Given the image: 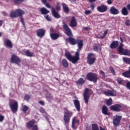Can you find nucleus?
<instances>
[{
  "label": "nucleus",
  "mask_w": 130,
  "mask_h": 130,
  "mask_svg": "<svg viewBox=\"0 0 130 130\" xmlns=\"http://www.w3.org/2000/svg\"><path fill=\"white\" fill-rule=\"evenodd\" d=\"M74 113L67 109H64V124H69L70 121L71 120V117L73 116Z\"/></svg>",
  "instance_id": "f257e3e1"
},
{
  "label": "nucleus",
  "mask_w": 130,
  "mask_h": 130,
  "mask_svg": "<svg viewBox=\"0 0 130 130\" xmlns=\"http://www.w3.org/2000/svg\"><path fill=\"white\" fill-rule=\"evenodd\" d=\"M65 55L67 59H69L70 61H72L73 63H76L77 61L80 59V58L79 57L80 55H77V52H76L75 56H72L71 53L69 52H66Z\"/></svg>",
  "instance_id": "f03ea898"
},
{
  "label": "nucleus",
  "mask_w": 130,
  "mask_h": 130,
  "mask_svg": "<svg viewBox=\"0 0 130 130\" xmlns=\"http://www.w3.org/2000/svg\"><path fill=\"white\" fill-rule=\"evenodd\" d=\"M123 45L122 44H120L118 48L117 51L119 53H121L123 55H127L128 56H130V51L128 49H125L123 48Z\"/></svg>",
  "instance_id": "7ed1b4c3"
},
{
  "label": "nucleus",
  "mask_w": 130,
  "mask_h": 130,
  "mask_svg": "<svg viewBox=\"0 0 130 130\" xmlns=\"http://www.w3.org/2000/svg\"><path fill=\"white\" fill-rule=\"evenodd\" d=\"M24 14H25L24 11L21 9H17L10 13V17L11 18H17V17H20V16H22Z\"/></svg>",
  "instance_id": "20e7f679"
},
{
  "label": "nucleus",
  "mask_w": 130,
  "mask_h": 130,
  "mask_svg": "<svg viewBox=\"0 0 130 130\" xmlns=\"http://www.w3.org/2000/svg\"><path fill=\"white\" fill-rule=\"evenodd\" d=\"M36 121L34 120L29 121L26 124V127L27 128H32V130H38V127L37 125H35Z\"/></svg>",
  "instance_id": "39448f33"
},
{
  "label": "nucleus",
  "mask_w": 130,
  "mask_h": 130,
  "mask_svg": "<svg viewBox=\"0 0 130 130\" xmlns=\"http://www.w3.org/2000/svg\"><path fill=\"white\" fill-rule=\"evenodd\" d=\"M87 79L91 82L96 83L97 82V75L92 73H89L87 75Z\"/></svg>",
  "instance_id": "423d86ee"
},
{
  "label": "nucleus",
  "mask_w": 130,
  "mask_h": 130,
  "mask_svg": "<svg viewBox=\"0 0 130 130\" xmlns=\"http://www.w3.org/2000/svg\"><path fill=\"white\" fill-rule=\"evenodd\" d=\"M10 106L13 112H16L18 109V102L16 101L11 100V103H10Z\"/></svg>",
  "instance_id": "0eeeda50"
},
{
  "label": "nucleus",
  "mask_w": 130,
  "mask_h": 130,
  "mask_svg": "<svg viewBox=\"0 0 130 130\" xmlns=\"http://www.w3.org/2000/svg\"><path fill=\"white\" fill-rule=\"evenodd\" d=\"M83 97L85 103L87 104V103L89 102V99L90 98V91H89V89L85 88L83 93Z\"/></svg>",
  "instance_id": "6e6552de"
},
{
  "label": "nucleus",
  "mask_w": 130,
  "mask_h": 130,
  "mask_svg": "<svg viewBox=\"0 0 130 130\" xmlns=\"http://www.w3.org/2000/svg\"><path fill=\"white\" fill-rule=\"evenodd\" d=\"M96 59L95 58V55L93 53H89L88 54L87 62L89 64H93L95 62Z\"/></svg>",
  "instance_id": "1a4fd4ad"
},
{
  "label": "nucleus",
  "mask_w": 130,
  "mask_h": 130,
  "mask_svg": "<svg viewBox=\"0 0 130 130\" xmlns=\"http://www.w3.org/2000/svg\"><path fill=\"white\" fill-rule=\"evenodd\" d=\"M10 61L12 63H16L17 64H18L21 62V59L17 55L13 54L11 56Z\"/></svg>",
  "instance_id": "9d476101"
},
{
  "label": "nucleus",
  "mask_w": 130,
  "mask_h": 130,
  "mask_svg": "<svg viewBox=\"0 0 130 130\" xmlns=\"http://www.w3.org/2000/svg\"><path fill=\"white\" fill-rule=\"evenodd\" d=\"M120 119H121V116L118 115H115L113 119V123L115 126H117L120 123Z\"/></svg>",
  "instance_id": "9b49d317"
},
{
  "label": "nucleus",
  "mask_w": 130,
  "mask_h": 130,
  "mask_svg": "<svg viewBox=\"0 0 130 130\" xmlns=\"http://www.w3.org/2000/svg\"><path fill=\"white\" fill-rule=\"evenodd\" d=\"M76 43H77L78 46V49L76 52V55H78V54L80 55V51H81V49H82V47H83V45H84L83 44V41L81 40H77Z\"/></svg>",
  "instance_id": "f8f14e48"
},
{
  "label": "nucleus",
  "mask_w": 130,
  "mask_h": 130,
  "mask_svg": "<svg viewBox=\"0 0 130 130\" xmlns=\"http://www.w3.org/2000/svg\"><path fill=\"white\" fill-rule=\"evenodd\" d=\"M79 122L80 121H79V120H78V119H77L76 117L73 118L72 128H73V129H76V128H77V126L79 125Z\"/></svg>",
  "instance_id": "ddd939ff"
},
{
  "label": "nucleus",
  "mask_w": 130,
  "mask_h": 130,
  "mask_svg": "<svg viewBox=\"0 0 130 130\" xmlns=\"http://www.w3.org/2000/svg\"><path fill=\"white\" fill-rule=\"evenodd\" d=\"M63 28L65 29L66 34H67L68 36H72V35H73V33H72V30H71L70 27H69V26L67 25V24H64L63 26Z\"/></svg>",
  "instance_id": "4468645a"
},
{
  "label": "nucleus",
  "mask_w": 130,
  "mask_h": 130,
  "mask_svg": "<svg viewBox=\"0 0 130 130\" xmlns=\"http://www.w3.org/2000/svg\"><path fill=\"white\" fill-rule=\"evenodd\" d=\"M97 10L100 13H104L107 11V6L105 5H102L101 6L98 7Z\"/></svg>",
  "instance_id": "2eb2a0df"
},
{
  "label": "nucleus",
  "mask_w": 130,
  "mask_h": 130,
  "mask_svg": "<svg viewBox=\"0 0 130 130\" xmlns=\"http://www.w3.org/2000/svg\"><path fill=\"white\" fill-rule=\"evenodd\" d=\"M110 109L111 110H113L114 111H119L121 109V105L116 104L111 106Z\"/></svg>",
  "instance_id": "dca6fc26"
},
{
  "label": "nucleus",
  "mask_w": 130,
  "mask_h": 130,
  "mask_svg": "<svg viewBox=\"0 0 130 130\" xmlns=\"http://www.w3.org/2000/svg\"><path fill=\"white\" fill-rule=\"evenodd\" d=\"M104 94L107 96H116V91L114 90H107L104 92Z\"/></svg>",
  "instance_id": "f3484780"
},
{
  "label": "nucleus",
  "mask_w": 130,
  "mask_h": 130,
  "mask_svg": "<svg viewBox=\"0 0 130 130\" xmlns=\"http://www.w3.org/2000/svg\"><path fill=\"white\" fill-rule=\"evenodd\" d=\"M110 11L111 14L112 15H118L119 14V11L116 8H115L114 7H111Z\"/></svg>",
  "instance_id": "a211bd4d"
},
{
  "label": "nucleus",
  "mask_w": 130,
  "mask_h": 130,
  "mask_svg": "<svg viewBox=\"0 0 130 130\" xmlns=\"http://www.w3.org/2000/svg\"><path fill=\"white\" fill-rule=\"evenodd\" d=\"M74 105L78 111H80L81 109V106L80 105V101L78 100H75L74 101Z\"/></svg>",
  "instance_id": "6ab92c4d"
},
{
  "label": "nucleus",
  "mask_w": 130,
  "mask_h": 130,
  "mask_svg": "<svg viewBox=\"0 0 130 130\" xmlns=\"http://www.w3.org/2000/svg\"><path fill=\"white\" fill-rule=\"evenodd\" d=\"M4 44L6 47L8 48H12L13 47V45L12 44V42L10 40H6L4 41Z\"/></svg>",
  "instance_id": "aec40b11"
},
{
  "label": "nucleus",
  "mask_w": 130,
  "mask_h": 130,
  "mask_svg": "<svg viewBox=\"0 0 130 130\" xmlns=\"http://www.w3.org/2000/svg\"><path fill=\"white\" fill-rule=\"evenodd\" d=\"M45 34V30L44 29H40L37 31V36L39 37H43Z\"/></svg>",
  "instance_id": "412c9836"
},
{
  "label": "nucleus",
  "mask_w": 130,
  "mask_h": 130,
  "mask_svg": "<svg viewBox=\"0 0 130 130\" xmlns=\"http://www.w3.org/2000/svg\"><path fill=\"white\" fill-rule=\"evenodd\" d=\"M51 10H52V13L53 14V16H54L55 18H56V19H58L60 18V16L59 15V14H58V13H57V12L55 11V9H54V8H52Z\"/></svg>",
  "instance_id": "4be33fe9"
},
{
  "label": "nucleus",
  "mask_w": 130,
  "mask_h": 130,
  "mask_svg": "<svg viewBox=\"0 0 130 130\" xmlns=\"http://www.w3.org/2000/svg\"><path fill=\"white\" fill-rule=\"evenodd\" d=\"M70 26L71 27H76L77 26V20L75 17H73L71 21H70Z\"/></svg>",
  "instance_id": "5701e85b"
},
{
  "label": "nucleus",
  "mask_w": 130,
  "mask_h": 130,
  "mask_svg": "<svg viewBox=\"0 0 130 130\" xmlns=\"http://www.w3.org/2000/svg\"><path fill=\"white\" fill-rule=\"evenodd\" d=\"M50 36H51V39H52V40H56V39L59 37V35L57 33H54V34H50Z\"/></svg>",
  "instance_id": "b1692460"
},
{
  "label": "nucleus",
  "mask_w": 130,
  "mask_h": 130,
  "mask_svg": "<svg viewBox=\"0 0 130 130\" xmlns=\"http://www.w3.org/2000/svg\"><path fill=\"white\" fill-rule=\"evenodd\" d=\"M102 112L104 114H105V115H109V113H108V109L107 108V107L105 106L103 107Z\"/></svg>",
  "instance_id": "393cba45"
},
{
  "label": "nucleus",
  "mask_w": 130,
  "mask_h": 130,
  "mask_svg": "<svg viewBox=\"0 0 130 130\" xmlns=\"http://www.w3.org/2000/svg\"><path fill=\"white\" fill-rule=\"evenodd\" d=\"M122 76L125 78H129L130 79V67H129V70L122 73Z\"/></svg>",
  "instance_id": "a878e982"
},
{
  "label": "nucleus",
  "mask_w": 130,
  "mask_h": 130,
  "mask_svg": "<svg viewBox=\"0 0 130 130\" xmlns=\"http://www.w3.org/2000/svg\"><path fill=\"white\" fill-rule=\"evenodd\" d=\"M118 45V42L116 41H113L110 45L111 48H115L116 47H117Z\"/></svg>",
  "instance_id": "bb28decb"
},
{
  "label": "nucleus",
  "mask_w": 130,
  "mask_h": 130,
  "mask_svg": "<svg viewBox=\"0 0 130 130\" xmlns=\"http://www.w3.org/2000/svg\"><path fill=\"white\" fill-rule=\"evenodd\" d=\"M68 40L69 41L71 44H72V45H75V44L77 43V41H78L73 38H68Z\"/></svg>",
  "instance_id": "cd10ccee"
},
{
  "label": "nucleus",
  "mask_w": 130,
  "mask_h": 130,
  "mask_svg": "<svg viewBox=\"0 0 130 130\" xmlns=\"http://www.w3.org/2000/svg\"><path fill=\"white\" fill-rule=\"evenodd\" d=\"M117 82L119 85H124L125 81L120 78H118L117 79Z\"/></svg>",
  "instance_id": "c85d7f7f"
},
{
  "label": "nucleus",
  "mask_w": 130,
  "mask_h": 130,
  "mask_svg": "<svg viewBox=\"0 0 130 130\" xmlns=\"http://www.w3.org/2000/svg\"><path fill=\"white\" fill-rule=\"evenodd\" d=\"M40 11L43 15H46V14H48V13H49V11L44 8H41Z\"/></svg>",
  "instance_id": "c756f323"
},
{
  "label": "nucleus",
  "mask_w": 130,
  "mask_h": 130,
  "mask_svg": "<svg viewBox=\"0 0 130 130\" xmlns=\"http://www.w3.org/2000/svg\"><path fill=\"white\" fill-rule=\"evenodd\" d=\"M62 63L64 68H68V67H69V62H68V60H67L66 59H62Z\"/></svg>",
  "instance_id": "7c9ffc66"
},
{
  "label": "nucleus",
  "mask_w": 130,
  "mask_h": 130,
  "mask_svg": "<svg viewBox=\"0 0 130 130\" xmlns=\"http://www.w3.org/2000/svg\"><path fill=\"white\" fill-rule=\"evenodd\" d=\"M25 53H26V55H27V56H29V57L34 56V53H33L29 50H26L25 52Z\"/></svg>",
  "instance_id": "2f4dec72"
},
{
  "label": "nucleus",
  "mask_w": 130,
  "mask_h": 130,
  "mask_svg": "<svg viewBox=\"0 0 130 130\" xmlns=\"http://www.w3.org/2000/svg\"><path fill=\"white\" fill-rule=\"evenodd\" d=\"M62 6L63 7V10L64 12H65V13H68V12H69V7H68V6H67V5L64 4H62Z\"/></svg>",
  "instance_id": "473e14b6"
},
{
  "label": "nucleus",
  "mask_w": 130,
  "mask_h": 130,
  "mask_svg": "<svg viewBox=\"0 0 130 130\" xmlns=\"http://www.w3.org/2000/svg\"><path fill=\"white\" fill-rule=\"evenodd\" d=\"M122 14L124 15V16H127L128 13L127 12V9L126 8L124 7L122 10Z\"/></svg>",
  "instance_id": "72a5a7b5"
},
{
  "label": "nucleus",
  "mask_w": 130,
  "mask_h": 130,
  "mask_svg": "<svg viewBox=\"0 0 130 130\" xmlns=\"http://www.w3.org/2000/svg\"><path fill=\"white\" fill-rule=\"evenodd\" d=\"M85 83V80L83 78H80L78 81H77V84L78 85H83Z\"/></svg>",
  "instance_id": "f704fd0d"
},
{
  "label": "nucleus",
  "mask_w": 130,
  "mask_h": 130,
  "mask_svg": "<svg viewBox=\"0 0 130 130\" xmlns=\"http://www.w3.org/2000/svg\"><path fill=\"white\" fill-rule=\"evenodd\" d=\"M29 109V107L27 106H22V111L24 113H26V112H27V111Z\"/></svg>",
  "instance_id": "c9c22d12"
},
{
  "label": "nucleus",
  "mask_w": 130,
  "mask_h": 130,
  "mask_svg": "<svg viewBox=\"0 0 130 130\" xmlns=\"http://www.w3.org/2000/svg\"><path fill=\"white\" fill-rule=\"evenodd\" d=\"M42 3L44 5H46V7H47V8H48V9H50V8H51V6H50V5H49V4L46 3V0H42Z\"/></svg>",
  "instance_id": "e433bc0d"
},
{
  "label": "nucleus",
  "mask_w": 130,
  "mask_h": 130,
  "mask_svg": "<svg viewBox=\"0 0 130 130\" xmlns=\"http://www.w3.org/2000/svg\"><path fill=\"white\" fill-rule=\"evenodd\" d=\"M92 130H99V127H98V125L96 124H92Z\"/></svg>",
  "instance_id": "4c0bfd02"
},
{
  "label": "nucleus",
  "mask_w": 130,
  "mask_h": 130,
  "mask_svg": "<svg viewBox=\"0 0 130 130\" xmlns=\"http://www.w3.org/2000/svg\"><path fill=\"white\" fill-rule=\"evenodd\" d=\"M93 49L95 50V51H98V50H100L101 48L99 45H95L93 46Z\"/></svg>",
  "instance_id": "58836bf2"
},
{
  "label": "nucleus",
  "mask_w": 130,
  "mask_h": 130,
  "mask_svg": "<svg viewBox=\"0 0 130 130\" xmlns=\"http://www.w3.org/2000/svg\"><path fill=\"white\" fill-rule=\"evenodd\" d=\"M123 60L126 63L129 64L130 63V59L126 57H123Z\"/></svg>",
  "instance_id": "ea45409f"
},
{
  "label": "nucleus",
  "mask_w": 130,
  "mask_h": 130,
  "mask_svg": "<svg viewBox=\"0 0 130 130\" xmlns=\"http://www.w3.org/2000/svg\"><path fill=\"white\" fill-rule=\"evenodd\" d=\"M112 104V99L110 98L107 102V105L108 106H109Z\"/></svg>",
  "instance_id": "a19ab883"
},
{
  "label": "nucleus",
  "mask_w": 130,
  "mask_h": 130,
  "mask_svg": "<svg viewBox=\"0 0 130 130\" xmlns=\"http://www.w3.org/2000/svg\"><path fill=\"white\" fill-rule=\"evenodd\" d=\"M45 18L46 20H47L49 22H51V18L49 17V16L48 15H45Z\"/></svg>",
  "instance_id": "79ce46f5"
},
{
  "label": "nucleus",
  "mask_w": 130,
  "mask_h": 130,
  "mask_svg": "<svg viewBox=\"0 0 130 130\" xmlns=\"http://www.w3.org/2000/svg\"><path fill=\"white\" fill-rule=\"evenodd\" d=\"M100 74L102 76V78H105V73H104V72L100 71Z\"/></svg>",
  "instance_id": "37998d69"
},
{
  "label": "nucleus",
  "mask_w": 130,
  "mask_h": 130,
  "mask_svg": "<svg viewBox=\"0 0 130 130\" xmlns=\"http://www.w3.org/2000/svg\"><path fill=\"white\" fill-rule=\"evenodd\" d=\"M110 71H111L112 74H113V75H115V71H114V69H113V68H110Z\"/></svg>",
  "instance_id": "c03bdc74"
},
{
  "label": "nucleus",
  "mask_w": 130,
  "mask_h": 130,
  "mask_svg": "<svg viewBox=\"0 0 130 130\" xmlns=\"http://www.w3.org/2000/svg\"><path fill=\"white\" fill-rule=\"evenodd\" d=\"M92 13V11L91 10H86L85 11V15H90Z\"/></svg>",
  "instance_id": "a18cd8bd"
},
{
  "label": "nucleus",
  "mask_w": 130,
  "mask_h": 130,
  "mask_svg": "<svg viewBox=\"0 0 130 130\" xmlns=\"http://www.w3.org/2000/svg\"><path fill=\"white\" fill-rule=\"evenodd\" d=\"M24 0H14V3L15 4H20V3H22Z\"/></svg>",
  "instance_id": "49530a36"
},
{
  "label": "nucleus",
  "mask_w": 130,
  "mask_h": 130,
  "mask_svg": "<svg viewBox=\"0 0 130 130\" xmlns=\"http://www.w3.org/2000/svg\"><path fill=\"white\" fill-rule=\"evenodd\" d=\"M107 33H108L107 30L105 31L104 32V34H103V36L101 37V38L102 39L104 38V37H105V36H106V35H107Z\"/></svg>",
  "instance_id": "de8ad7c7"
},
{
  "label": "nucleus",
  "mask_w": 130,
  "mask_h": 130,
  "mask_svg": "<svg viewBox=\"0 0 130 130\" xmlns=\"http://www.w3.org/2000/svg\"><path fill=\"white\" fill-rule=\"evenodd\" d=\"M125 25L126 26H129L130 25V21L129 20H127L125 21Z\"/></svg>",
  "instance_id": "09e8293b"
},
{
  "label": "nucleus",
  "mask_w": 130,
  "mask_h": 130,
  "mask_svg": "<svg viewBox=\"0 0 130 130\" xmlns=\"http://www.w3.org/2000/svg\"><path fill=\"white\" fill-rule=\"evenodd\" d=\"M4 119H5V117H4V116L0 114V122L3 121Z\"/></svg>",
  "instance_id": "8fccbe9b"
},
{
  "label": "nucleus",
  "mask_w": 130,
  "mask_h": 130,
  "mask_svg": "<svg viewBox=\"0 0 130 130\" xmlns=\"http://www.w3.org/2000/svg\"><path fill=\"white\" fill-rule=\"evenodd\" d=\"M25 100H26L27 101H28V100H29V99H30V95H26L25 96Z\"/></svg>",
  "instance_id": "3c124183"
},
{
  "label": "nucleus",
  "mask_w": 130,
  "mask_h": 130,
  "mask_svg": "<svg viewBox=\"0 0 130 130\" xmlns=\"http://www.w3.org/2000/svg\"><path fill=\"white\" fill-rule=\"evenodd\" d=\"M126 86L127 88V89H129L130 90V82H128L126 83Z\"/></svg>",
  "instance_id": "603ef678"
},
{
  "label": "nucleus",
  "mask_w": 130,
  "mask_h": 130,
  "mask_svg": "<svg viewBox=\"0 0 130 130\" xmlns=\"http://www.w3.org/2000/svg\"><path fill=\"white\" fill-rule=\"evenodd\" d=\"M56 9L57 11H59V10H60V6L57 5L56 6Z\"/></svg>",
  "instance_id": "864d4df0"
},
{
  "label": "nucleus",
  "mask_w": 130,
  "mask_h": 130,
  "mask_svg": "<svg viewBox=\"0 0 130 130\" xmlns=\"http://www.w3.org/2000/svg\"><path fill=\"white\" fill-rule=\"evenodd\" d=\"M90 8L91 10H94V8H95V5L94 4H91Z\"/></svg>",
  "instance_id": "5fc2aeb1"
},
{
  "label": "nucleus",
  "mask_w": 130,
  "mask_h": 130,
  "mask_svg": "<svg viewBox=\"0 0 130 130\" xmlns=\"http://www.w3.org/2000/svg\"><path fill=\"white\" fill-rule=\"evenodd\" d=\"M40 111L42 112V113H44V109L42 108H40Z\"/></svg>",
  "instance_id": "6e6d98bb"
},
{
  "label": "nucleus",
  "mask_w": 130,
  "mask_h": 130,
  "mask_svg": "<svg viewBox=\"0 0 130 130\" xmlns=\"http://www.w3.org/2000/svg\"><path fill=\"white\" fill-rule=\"evenodd\" d=\"M107 3L108 5H111V4H112V1H111V0H108Z\"/></svg>",
  "instance_id": "4d7b16f0"
},
{
  "label": "nucleus",
  "mask_w": 130,
  "mask_h": 130,
  "mask_svg": "<svg viewBox=\"0 0 130 130\" xmlns=\"http://www.w3.org/2000/svg\"><path fill=\"white\" fill-rule=\"evenodd\" d=\"M21 22L22 24V25H23L24 26H25V23H24V19H23V18H21Z\"/></svg>",
  "instance_id": "13d9d810"
},
{
  "label": "nucleus",
  "mask_w": 130,
  "mask_h": 130,
  "mask_svg": "<svg viewBox=\"0 0 130 130\" xmlns=\"http://www.w3.org/2000/svg\"><path fill=\"white\" fill-rule=\"evenodd\" d=\"M39 103L41 105H44V102H43V101H40Z\"/></svg>",
  "instance_id": "bf43d9fd"
},
{
  "label": "nucleus",
  "mask_w": 130,
  "mask_h": 130,
  "mask_svg": "<svg viewBox=\"0 0 130 130\" xmlns=\"http://www.w3.org/2000/svg\"><path fill=\"white\" fill-rule=\"evenodd\" d=\"M127 9L130 11V4L127 5Z\"/></svg>",
  "instance_id": "052dcab7"
},
{
  "label": "nucleus",
  "mask_w": 130,
  "mask_h": 130,
  "mask_svg": "<svg viewBox=\"0 0 130 130\" xmlns=\"http://www.w3.org/2000/svg\"><path fill=\"white\" fill-rule=\"evenodd\" d=\"M54 31V29H53V28L51 27L50 28V32H51L52 33V32H53Z\"/></svg>",
  "instance_id": "680f3d73"
},
{
  "label": "nucleus",
  "mask_w": 130,
  "mask_h": 130,
  "mask_svg": "<svg viewBox=\"0 0 130 130\" xmlns=\"http://www.w3.org/2000/svg\"><path fill=\"white\" fill-rule=\"evenodd\" d=\"M47 99H48V100L49 101L50 99H51V96L48 97L47 96Z\"/></svg>",
  "instance_id": "e2e57ef3"
},
{
  "label": "nucleus",
  "mask_w": 130,
  "mask_h": 130,
  "mask_svg": "<svg viewBox=\"0 0 130 130\" xmlns=\"http://www.w3.org/2000/svg\"><path fill=\"white\" fill-rule=\"evenodd\" d=\"M86 130H91V128L90 127H86Z\"/></svg>",
  "instance_id": "0e129e2a"
},
{
  "label": "nucleus",
  "mask_w": 130,
  "mask_h": 130,
  "mask_svg": "<svg viewBox=\"0 0 130 130\" xmlns=\"http://www.w3.org/2000/svg\"><path fill=\"white\" fill-rule=\"evenodd\" d=\"M84 30H85V31H87V30H88L89 29V28L87 27H85L84 28Z\"/></svg>",
  "instance_id": "69168bd1"
},
{
  "label": "nucleus",
  "mask_w": 130,
  "mask_h": 130,
  "mask_svg": "<svg viewBox=\"0 0 130 130\" xmlns=\"http://www.w3.org/2000/svg\"><path fill=\"white\" fill-rule=\"evenodd\" d=\"M2 25H3V21L0 20V26H1Z\"/></svg>",
  "instance_id": "338daca9"
},
{
  "label": "nucleus",
  "mask_w": 130,
  "mask_h": 130,
  "mask_svg": "<svg viewBox=\"0 0 130 130\" xmlns=\"http://www.w3.org/2000/svg\"><path fill=\"white\" fill-rule=\"evenodd\" d=\"M121 42H122V43L123 42V40H122V38H120Z\"/></svg>",
  "instance_id": "774afa93"
}]
</instances>
